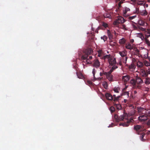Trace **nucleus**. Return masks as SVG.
I'll return each instance as SVG.
<instances>
[{"instance_id":"obj_1","label":"nucleus","mask_w":150,"mask_h":150,"mask_svg":"<svg viewBox=\"0 0 150 150\" xmlns=\"http://www.w3.org/2000/svg\"><path fill=\"white\" fill-rule=\"evenodd\" d=\"M93 52V50L91 48L85 49L83 51L81 59L82 60H86V62L87 64H91V62L90 60L92 59V57L90 55Z\"/></svg>"},{"instance_id":"obj_2","label":"nucleus","mask_w":150,"mask_h":150,"mask_svg":"<svg viewBox=\"0 0 150 150\" xmlns=\"http://www.w3.org/2000/svg\"><path fill=\"white\" fill-rule=\"evenodd\" d=\"M126 116L124 115H121L120 116L116 114L114 115V117L117 122L122 120L124 119H125V121L124 123H121L120 124V125H122L124 127H128L130 123L133 122L134 121L133 119L132 118H130V119H126Z\"/></svg>"},{"instance_id":"obj_3","label":"nucleus","mask_w":150,"mask_h":150,"mask_svg":"<svg viewBox=\"0 0 150 150\" xmlns=\"http://www.w3.org/2000/svg\"><path fill=\"white\" fill-rule=\"evenodd\" d=\"M103 59L104 60L108 59L110 65L112 66V67L114 66L117 67L116 65L117 63L116 59L113 56H111L110 54L106 55L103 57Z\"/></svg>"},{"instance_id":"obj_4","label":"nucleus","mask_w":150,"mask_h":150,"mask_svg":"<svg viewBox=\"0 0 150 150\" xmlns=\"http://www.w3.org/2000/svg\"><path fill=\"white\" fill-rule=\"evenodd\" d=\"M118 68L117 67L114 66L113 67H112L110 70L108 72H107V74L105 76L106 78L110 81H113V76L111 74V73L115 69Z\"/></svg>"},{"instance_id":"obj_5","label":"nucleus","mask_w":150,"mask_h":150,"mask_svg":"<svg viewBox=\"0 0 150 150\" xmlns=\"http://www.w3.org/2000/svg\"><path fill=\"white\" fill-rule=\"evenodd\" d=\"M105 96L107 99L108 100H112L115 102H116L119 100V98L120 97V96H117L116 98H113L112 96L110 93H106L105 94Z\"/></svg>"},{"instance_id":"obj_6","label":"nucleus","mask_w":150,"mask_h":150,"mask_svg":"<svg viewBox=\"0 0 150 150\" xmlns=\"http://www.w3.org/2000/svg\"><path fill=\"white\" fill-rule=\"evenodd\" d=\"M134 130H136L137 132V133L138 134H141L140 133L143 131H146V130L145 129H144L143 127L140 125H137L134 126Z\"/></svg>"},{"instance_id":"obj_7","label":"nucleus","mask_w":150,"mask_h":150,"mask_svg":"<svg viewBox=\"0 0 150 150\" xmlns=\"http://www.w3.org/2000/svg\"><path fill=\"white\" fill-rule=\"evenodd\" d=\"M131 82L134 84H135L136 83L137 84H141L143 83V81L140 77L137 76L136 77V80L132 79V80Z\"/></svg>"},{"instance_id":"obj_8","label":"nucleus","mask_w":150,"mask_h":150,"mask_svg":"<svg viewBox=\"0 0 150 150\" xmlns=\"http://www.w3.org/2000/svg\"><path fill=\"white\" fill-rule=\"evenodd\" d=\"M139 115L140 116L138 117V119L140 121L144 122L148 119L147 117L145 114Z\"/></svg>"},{"instance_id":"obj_9","label":"nucleus","mask_w":150,"mask_h":150,"mask_svg":"<svg viewBox=\"0 0 150 150\" xmlns=\"http://www.w3.org/2000/svg\"><path fill=\"white\" fill-rule=\"evenodd\" d=\"M93 67L97 68L100 66V62L98 59H95L93 62Z\"/></svg>"},{"instance_id":"obj_10","label":"nucleus","mask_w":150,"mask_h":150,"mask_svg":"<svg viewBox=\"0 0 150 150\" xmlns=\"http://www.w3.org/2000/svg\"><path fill=\"white\" fill-rule=\"evenodd\" d=\"M119 54L122 57H124V59H125V61L126 62L127 59V57L126 56L127 55V51H124L122 52H120Z\"/></svg>"},{"instance_id":"obj_11","label":"nucleus","mask_w":150,"mask_h":150,"mask_svg":"<svg viewBox=\"0 0 150 150\" xmlns=\"http://www.w3.org/2000/svg\"><path fill=\"white\" fill-rule=\"evenodd\" d=\"M138 112L139 115L145 114V112L146 109L144 108L140 107L138 108Z\"/></svg>"},{"instance_id":"obj_12","label":"nucleus","mask_w":150,"mask_h":150,"mask_svg":"<svg viewBox=\"0 0 150 150\" xmlns=\"http://www.w3.org/2000/svg\"><path fill=\"white\" fill-rule=\"evenodd\" d=\"M140 73L141 75L144 77H147V73H146V71L143 69H141L139 70Z\"/></svg>"},{"instance_id":"obj_13","label":"nucleus","mask_w":150,"mask_h":150,"mask_svg":"<svg viewBox=\"0 0 150 150\" xmlns=\"http://www.w3.org/2000/svg\"><path fill=\"white\" fill-rule=\"evenodd\" d=\"M144 34L146 38H149L150 37V29H146L144 32Z\"/></svg>"},{"instance_id":"obj_14","label":"nucleus","mask_w":150,"mask_h":150,"mask_svg":"<svg viewBox=\"0 0 150 150\" xmlns=\"http://www.w3.org/2000/svg\"><path fill=\"white\" fill-rule=\"evenodd\" d=\"M122 80L125 83H126L130 79V77L129 76L126 75L122 76Z\"/></svg>"},{"instance_id":"obj_15","label":"nucleus","mask_w":150,"mask_h":150,"mask_svg":"<svg viewBox=\"0 0 150 150\" xmlns=\"http://www.w3.org/2000/svg\"><path fill=\"white\" fill-rule=\"evenodd\" d=\"M125 48L130 50H131L133 49V46L129 43H127L126 44Z\"/></svg>"},{"instance_id":"obj_16","label":"nucleus","mask_w":150,"mask_h":150,"mask_svg":"<svg viewBox=\"0 0 150 150\" xmlns=\"http://www.w3.org/2000/svg\"><path fill=\"white\" fill-rule=\"evenodd\" d=\"M96 72V70L94 68L93 69L92 73H93V77H94V79H95V80H97V79H98L99 80L103 79V77H101V78L99 77V78H98L97 79L95 78V74Z\"/></svg>"},{"instance_id":"obj_17","label":"nucleus","mask_w":150,"mask_h":150,"mask_svg":"<svg viewBox=\"0 0 150 150\" xmlns=\"http://www.w3.org/2000/svg\"><path fill=\"white\" fill-rule=\"evenodd\" d=\"M137 66L139 68L138 70H139L140 69H142V68L143 66V64L142 62L138 61L137 62Z\"/></svg>"},{"instance_id":"obj_18","label":"nucleus","mask_w":150,"mask_h":150,"mask_svg":"<svg viewBox=\"0 0 150 150\" xmlns=\"http://www.w3.org/2000/svg\"><path fill=\"white\" fill-rule=\"evenodd\" d=\"M107 33L109 40H110L112 39L113 37V35L109 30H108Z\"/></svg>"},{"instance_id":"obj_19","label":"nucleus","mask_w":150,"mask_h":150,"mask_svg":"<svg viewBox=\"0 0 150 150\" xmlns=\"http://www.w3.org/2000/svg\"><path fill=\"white\" fill-rule=\"evenodd\" d=\"M126 40L124 38L120 39L119 40V43L121 45L124 44L126 42Z\"/></svg>"},{"instance_id":"obj_20","label":"nucleus","mask_w":150,"mask_h":150,"mask_svg":"<svg viewBox=\"0 0 150 150\" xmlns=\"http://www.w3.org/2000/svg\"><path fill=\"white\" fill-rule=\"evenodd\" d=\"M117 19L119 21L118 23H123L125 22V20H124V18L121 16H119L118 17Z\"/></svg>"},{"instance_id":"obj_21","label":"nucleus","mask_w":150,"mask_h":150,"mask_svg":"<svg viewBox=\"0 0 150 150\" xmlns=\"http://www.w3.org/2000/svg\"><path fill=\"white\" fill-rule=\"evenodd\" d=\"M140 133L141 134V135L140 136V139L142 141H144L145 140V139H144V137L145 135V134L143 132H142Z\"/></svg>"},{"instance_id":"obj_22","label":"nucleus","mask_w":150,"mask_h":150,"mask_svg":"<svg viewBox=\"0 0 150 150\" xmlns=\"http://www.w3.org/2000/svg\"><path fill=\"white\" fill-rule=\"evenodd\" d=\"M145 114L147 117H150V108L148 109H146Z\"/></svg>"},{"instance_id":"obj_23","label":"nucleus","mask_w":150,"mask_h":150,"mask_svg":"<svg viewBox=\"0 0 150 150\" xmlns=\"http://www.w3.org/2000/svg\"><path fill=\"white\" fill-rule=\"evenodd\" d=\"M132 25L133 29L135 30H137L138 29V26L139 25H138L137 23H134L132 24Z\"/></svg>"},{"instance_id":"obj_24","label":"nucleus","mask_w":150,"mask_h":150,"mask_svg":"<svg viewBox=\"0 0 150 150\" xmlns=\"http://www.w3.org/2000/svg\"><path fill=\"white\" fill-rule=\"evenodd\" d=\"M103 85L105 89H107L108 88V85L107 82L105 81H104L103 83Z\"/></svg>"},{"instance_id":"obj_25","label":"nucleus","mask_w":150,"mask_h":150,"mask_svg":"<svg viewBox=\"0 0 150 150\" xmlns=\"http://www.w3.org/2000/svg\"><path fill=\"white\" fill-rule=\"evenodd\" d=\"M121 96H126L128 98L129 97V93L127 91H123V93H122Z\"/></svg>"},{"instance_id":"obj_26","label":"nucleus","mask_w":150,"mask_h":150,"mask_svg":"<svg viewBox=\"0 0 150 150\" xmlns=\"http://www.w3.org/2000/svg\"><path fill=\"white\" fill-rule=\"evenodd\" d=\"M139 13L142 16H146L147 14V13L146 10H144L142 12H140Z\"/></svg>"},{"instance_id":"obj_27","label":"nucleus","mask_w":150,"mask_h":150,"mask_svg":"<svg viewBox=\"0 0 150 150\" xmlns=\"http://www.w3.org/2000/svg\"><path fill=\"white\" fill-rule=\"evenodd\" d=\"M114 106H115L117 109H121L122 107L121 105L117 103H115L114 104Z\"/></svg>"},{"instance_id":"obj_28","label":"nucleus","mask_w":150,"mask_h":150,"mask_svg":"<svg viewBox=\"0 0 150 150\" xmlns=\"http://www.w3.org/2000/svg\"><path fill=\"white\" fill-rule=\"evenodd\" d=\"M135 54L139 56V51L137 48H135L134 49Z\"/></svg>"},{"instance_id":"obj_29","label":"nucleus","mask_w":150,"mask_h":150,"mask_svg":"<svg viewBox=\"0 0 150 150\" xmlns=\"http://www.w3.org/2000/svg\"><path fill=\"white\" fill-rule=\"evenodd\" d=\"M76 75L78 77L79 79H82L83 77L82 74L80 73L76 72Z\"/></svg>"},{"instance_id":"obj_30","label":"nucleus","mask_w":150,"mask_h":150,"mask_svg":"<svg viewBox=\"0 0 150 150\" xmlns=\"http://www.w3.org/2000/svg\"><path fill=\"white\" fill-rule=\"evenodd\" d=\"M148 38L145 37L144 38V40L146 43L147 44L148 46H150V42L149 40L148 39Z\"/></svg>"},{"instance_id":"obj_31","label":"nucleus","mask_w":150,"mask_h":150,"mask_svg":"<svg viewBox=\"0 0 150 150\" xmlns=\"http://www.w3.org/2000/svg\"><path fill=\"white\" fill-rule=\"evenodd\" d=\"M144 82L146 84H149L150 83V79L148 78H146Z\"/></svg>"},{"instance_id":"obj_32","label":"nucleus","mask_w":150,"mask_h":150,"mask_svg":"<svg viewBox=\"0 0 150 150\" xmlns=\"http://www.w3.org/2000/svg\"><path fill=\"white\" fill-rule=\"evenodd\" d=\"M114 92L116 93H118L119 91L120 90V88L119 87H115L113 89Z\"/></svg>"},{"instance_id":"obj_33","label":"nucleus","mask_w":150,"mask_h":150,"mask_svg":"<svg viewBox=\"0 0 150 150\" xmlns=\"http://www.w3.org/2000/svg\"><path fill=\"white\" fill-rule=\"evenodd\" d=\"M109 110L111 113L115 111V108L113 106L110 107Z\"/></svg>"},{"instance_id":"obj_34","label":"nucleus","mask_w":150,"mask_h":150,"mask_svg":"<svg viewBox=\"0 0 150 150\" xmlns=\"http://www.w3.org/2000/svg\"><path fill=\"white\" fill-rule=\"evenodd\" d=\"M106 74V72L105 71H103L102 72H100V75L101 76H103V75H105V76Z\"/></svg>"},{"instance_id":"obj_35","label":"nucleus","mask_w":150,"mask_h":150,"mask_svg":"<svg viewBox=\"0 0 150 150\" xmlns=\"http://www.w3.org/2000/svg\"><path fill=\"white\" fill-rule=\"evenodd\" d=\"M130 11V9L129 8L127 7H125V10L124 11V14H125L128 11Z\"/></svg>"},{"instance_id":"obj_36","label":"nucleus","mask_w":150,"mask_h":150,"mask_svg":"<svg viewBox=\"0 0 150 150\" xmlns=\"http://www.w3.org/2000/svg\"><path fill=\"white\" fill-rule=\"evenodd\" d=\"M119 21H118V19H116L114 22V24L115 25H117L119 23H118Z\"/></svg>"},{"instance_id":"obj_37","label":"nucleus","mask_w":150,"mask_h":150,"mask_svg":"<svg viewBox=\"0 0 150 150\" xmlns=\"http://www.w3.org/2000/svg\"><path fill=\"white\" fill-rule=\"evenodd\" d=\"M101 39H103L104 41H106L108 38L105 35H104L103 37L101 38Z\"/></svg>"},{"instance_id":"obj_38","label":"nucleus","mask_w":150,"mask_h":150,"mask_svg":"<svg viewBox=\"0 0 150 150\" xmlns=\"http://www.w3.org/2000/svg\"><path fill=\"white\" fill-rule=\"evenodd\" d=\"M136 112V110L134 109L132 110V112H130V113H129V114H130V115L132 116L134 115V114H135Z\"/></svg>"},{"instance_id":"obj_39","label":"nucleus","mask_w":150,"mask_h":150,"mask_svg":"<svg viewBox=\"0 0 150 150\" xmlns=\"http://www.w3.org/2000/svg\"><path fill=\"white\" fill-rule=\"evenodd\" d=\"M138 29L140 30H141L142 31H144V32L145 30H146V29H145V28L141 27H140L139 26H138Z\"/></svg>"},{"instance_id":"obj_40","label":"nucleus","mask_w":150,"mask_h":150,"mask_svg":"<svg viewBox=\"0 0 150 150\" xmlns=\"http://www.w3.org/2000/svg\"><path fill=\"white\" fill-rule=\"evenodd\" d=\"M102 25L105 28H106L108 27V24L104 22L103 23Z\"/></svg>"},{"instance_id":"obj_41","label":"nucleus","mask_w":150,"mask_h":150,"mask_svg":"<svg viewBox=\"0 0 150 150\" xmlns=\"http://www.w3.org/2000/svg\"><path fill=\"white\" fill-rule=\"evenodd\" d=\"M136 16H137L136 15H135V16H129L128 17V18L130 20H132L135 17H136Z\"/></svg>"},{"instance_id":"obj_42","label":"nucleus","mask_w":150,"mask_h":150,"mask_svg":"<svg viewBox=\"0 0 150 150\" xmlns=\"http://www.w3.org/2000/svg\"><path fill=\"white\" fill-rule=\"evenodd\" d=\"M104 16L105 18H110V16L109 14H106L105 15H104Z\"/></svg>"},{"instance_id":"obj_43","label":"nucleus","mask_w":150,"mask_h":150,"mask_svg":"<svg viewBox=\"0 0 150 150\" xmlns=\"http://www.w3.org/2000/svg\"><path fill=\"white\" fill-rule=\"evenodd\" d=\"M144 91H148L150 90V88L147 87H145L144 89Z\"/></svg>"},{"instance_id":"obj_44","label":"nucleus","mask_w":150,"mask_h":150,"mask_svg":"<svg viewBox=\"0 0 150 150\" xmlns=\"http://www.w3.org/2000/svg\"><path fill=\"white\" fill-rule=\"evenodd\" d=\"M136 13H139V8H136Z\"/></svg>"},{"instance_id":"obj_45","label":"nucleus","mask_w":150,"mask_h":150,"mask_svg":"<svg viewBox=\"0 0 150 150\" xmlns=\"http://www.w3.org/2000/svg\"><path fill=\"white\" fill-rule=\"evenodd\" d=\"M146 73H147V76L149 74H150V70H146Z\"/></svg>"},{"instance_id":"obj_46","label":"nucleus","mask_w":150,"mask_h":150,"mask_svg":"<svg viewBox=\"0 0 150 150\" xmlns=\"http://www.w3.org/2000/svg\"><path fill=\"white\" fill-rule=\"evenodd\" d=\"M139 0H131V1L135 3L136 2L139 1Z\"/></svg>"},{"instance_id":"obj_47","label":"nucleus","mask_w":150,"mask_h":150,"mask_svg":"<svg viewBox=\"0 0 150 150\" xmlns=\"http://www.w3.org/2000/svg\"><path fill=\"white\" fill-rule=\"evenodd\" d=\"M122 28L124 29H125V30L126 29V26L124 25H123Z\"/></svg>"},{"instance_id":"obj_48","label":"nucleus","mask_w":150,"mask_h":150,"mask_svg":"<svg viewBox=\"0 0 150 150\" xmlns=\"http://www.w3.org/2000/svg\"><path fill=\"white\" fill-rule=\"evenodd\" d=\"M100 29V27H98V28H97V30H96V31H95V32H96V33H98V30H99Z\"/></svg>"},{"instance_id":"obj_49","label":"nucleus","mask_w":150,"mask_h":150,"mask_svg":"<svg viewBox=\"0 0 150 150\" xmlns=\"http://www.w3.org/2000/svg\"><path fill=\"white\" fill-rule=\"evenodd\" d=\"M101 50H99V51H98V56L99 57L100 56V54H101Z\"/></svg>"},{"instance_id":"obj_50","label":"nucleus","mask_w":150,"mask_h":150,"mask_svg":"<svg viewBox=\"0 0 150 150\" xmlns=\"http://www.w3.org/2000/svg\"><path fill=\"white\" fill-rule=\"evenodd\" d=\"M127 88V87L126 86L125 87L122 89V91H125L126 90Z\"/></svg>"},{"instance_id":"obj_51","label":"nucleus","mask_w":150,"mask_h":150,"mask_svg":"<svg viewBox=\"0 0 150 150\" xmlns=\"http://www.w3.org/2000/svg\"><path fill=\"white\" fill-rule=\"evenodd\" d=\"M134 40L133 39H132L130 40V42L131 43H133V42H134Z\"/></svg>"},{"instance_id":"obj_52","label":"nucleus","mask_w":150,"mask_h":150,"mask_svg":"<svg viewBox=\"0 0 150 150\" xmlns=\"http://www.w3.org/2000/svg\"><path fill=\"white\" fill-rule=\"evenodd\" d=\"M147 124L150 126V120H149L147 122Z\"/></svg>"},{"instance_id":"obj_53","label":"nucleus","mask_w":150,"mask_h":150,"mask_svg":"<svg viewBox=\"0 0 150 150\" xmlns=\"http://www.w3.org/2000/svg\"><path fill=\"white\" fill-rule=\"evenodd\" d=\"M134 65H132L130 67V68H134Z\"/></svg>"},{"instance_id":"obj_54","label":"nucleus","mask_w":150,"mask_h":150,"mask_svg":"<svg viewBox=\"0 0 150 150\" xmlns=\"http://www.w3.org/2000/svg\"><path fill=\"white\" fill-rule=\"evenodd\" d=\"M113 98H116V97L115 95H114L112 96Z\"/></svg>"},{"instance_id":"obj_55","label":"nucleus","mask_w":150,"mask_h":150,"mask_svg":"<svg viewBox=\"0 0 150 150\" xmlns=\"http://www.w3.org/2000/svg\"><path fill=\"white\" fill-rule=\"evenodd\" d=\"M127 100L126 99H124V102L125 103H126L127 101Z\"/></svg>"},{"instance_id":"obj_56","label":"nucleus","mask_w":150,"mask_h":150,"mask_svg":"<svg viewBox=\"0 0 150 150\" xmlns=\"http://www.w3.org/2000/svg\"><path fill=\"white\" fill-rule=\"evenodd\" d=\"M139 2H140V3L138 4L139 5H142V4H143L141 2H139Z\"/></svg>"},{"instance_id":"obj_57","label":"nucleus","mask_w":150,"mask_h":150,"mask_svg":"<svg viewBox=\"0 0 150 150\" xmlns=\"http://www.w3.org/2000/svg\"><path fill=\"white\" fill-rule=\"evenodd\" d=\"M145 6L146 7H148V4H145Z\"/></svg>"},{"instance_id":"obj_58","label":"nucleus","mask_w":150,"mask_h":150,"mask_svg":"<svg viewBox=\"0 0 150 150\" xmlns=\"http://www.w3.org/2000/svg\"><path fill=\"white\" fill-rule=\"evenodd\" d=\"M140 37H143L144 38V36H143V35L142 34H140Z\"/></svg>"},{"instance_id":"obj_59","label":"nucleus","mask_w":150,"mask_h":150,"mask_svg":"<svg viewBox=\"0 0 150 150\" xmlns=\"http://www.w3.org/2000/svg\"><path fill=\"white\" fill-rule=\"evenodd\" d=\"M119 64L120 65H122V63L121 62H120L119 63Z\"/></svg>"},{"instance_id":"obj_60","label":"nucleus","mask_w":150,"mask_h":150,"mask_svg":"<svg viewBox=\"0 0 150 150\" xmlns=\"http://www.w3.org/2000/svg\"><path fill=\"white\" fill-rule=\"evenodd\" d=\"M134 93L135 94V93H137V91H134Z\"/></svg>"},{"instance_id":"obj_61","label":"nucleus","mask_w":150,"mask_h":150,"mask_svg":"<svg viewBox=\"0 0 150 150\" xmlns=\"http://www.w3.org/2000/svg\"><path fill=\"white\" fill-rule=\"evenodd\" d=\"M148 1L149 2H150V0H148Z\"/></svg>"},{"instance_id":"obj_62","label":"nucleus","mask_w":150,"mask_h":150,"mask_svg":"<svg viewBox=\"0 0 150 150\" xmlns=\"http://www.w3.org/2000/svg\"><path fill=\"white\" fill-rule=\"evenodd\" d=\"M139 24H140L141 25H142V24H140L139 23Z\"/></svg>"},{"instance_id":"obj_63","label":"nucleus","mask_w":150,"mask_h":150,"mask_svg":"<svg viewBox=\"0 0 150 150\" xmlns=\"http://www.w3.org/2000/svg\"><path fill=\"white\" fill-rule=\"evenodd\" d=\"M132 108H133V109H134V107L133 106L132 107Z\"/></svg>"},{"instance_id":"obj_64","label":"nucleus","mask_w":150,"mask_h":150,"mask_svg":"<svg viewBox=\"0 0 150 150\" xmlns=\"http://www.w3.org/2000/svg\"><path fill=\"white\" fill-rule=\"evenodd\" d=\"M149 20L150 21V18H149Z\"/></svg>"}]
</instances>
